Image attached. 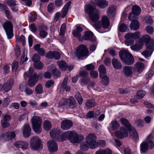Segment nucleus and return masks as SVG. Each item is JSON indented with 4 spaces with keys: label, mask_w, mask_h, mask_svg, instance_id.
<instances>
[{
    "label": "nucleus",
    "mask_w": 154,
    "mask_h": 154,
    "mask_svg": "<svg viewBox=\"0 0 154 154\" xmlns=\"http://www.w3.org/2000/svg\"><path fill=\"white\" fill-rule=\"evenodd\" d=\"M119 56L122 61L125 64L131 65L134 63V58L128 50H121L119 53Z\"/></svg>",
    "instance_id": "obj_3"
},
{
    "label": "nucleus",
    "mask_w": 154,
    "mask_h": 154,
    "mask_svg": "<svg viewBox=\"0 0 154 154\" xmlns=\"http://www.w3.org/2000/svg\"><path fill=\"white\" fill-rule=\"evenodd\" d=\"M112 64L113 66L115 69H120L122 68V65L117 59L115 58H113L112 60Z\"/></svg>",
    "instance_id": "obj_27"
},
{
    "label": "nucleus",
    "mask_w": 154,
    "mask_h": 154,
    "mask_svg": "<svg viewBox=\"0 0 154 154\" xmlns=\"http://www.w3.org/2000/svg\"><path fill=\"white\" fill-rule=\"evenodd\" d=\"M40 36L42 38H45L48 35V32L45 30H41L40 31L39 33Z\"/></svg>",
    "instance_id": "obj_50"
},
{
    "label": "nucleus",
    "mask_w": 154,
    "mask_h": 154,
    "mask_svg": "<svg viewBox=\"0 0 154 154\" xmlns=\"http://www.w3.org/2000/svg\"><path fill=\"white\" fill-rule=\"evenodd\" d=\"M14 146L17 148H20L23 150L27 149L28 143L26 141H16L14 144Z\"/></svg>",
    "instance_id": "obj_14"
},
{
    "label": "nucleus",
    "mask_w": 154,
    "mask_h": 154,
    "mask_svg": "<svg viewBox=\"0 0 154 154\" xmlns=\"http://www.w3.org/2000/svg\"><path fill=\"white\" fill-rule=\"evenodd\" d=\"M130 48L133 51H137L141 48V46L138 44H137L131 46Z\"/></svg>",
    "instance_id": "obj_49"
},
{
    "label": "nucleus",
    "mask_w": 154,
    "mask_h": 154,
    "mask_svg": "<svg viewBox=\"0 0 154 154\" xmlns=\"http://www.w3.org/2000/svg\"><path fill=\"white\" fill-rule=\"evenodd\" d=\"M35 91L37 94L42 93L43 92L42 87L41 84H39L36 87Z\"/></svg>",
    "instance_id": "obj_45"
},
{
    "label": "nucleus",
    "mask_w": 154,
    "mask_h": 154,
    "mask_svg": "<svg viewBox=\"0 0 154 154\" xmlns=\"http://www.w3.org/2000/svg\"><path fill=\"white\" fill-rule=\"evenodd\" d=\"M96 137L93 133L89 134L86 137V141L89 147L92 149H94L98 145V142L96 140Z\"/></svg>",
    "instance_id": "obj_7"
},
{
    "label": "nucleus",
    "mask_w": 154,
    "mask_h": 154,
    "mask_svg": "<svg viewBox=\"0 0 154 154\" xmlns=\"http://www.w3.org/2000/svg\"><path fill=\"white\" fill-rule=\"evenodd\" d=\"M120 121L121 124L128 128L130 129L131 128V125L127 119L125 118H122L120 119Z\"/></svg>",
    "instance_id": "obj_42"
},
{
    "label": "nucleus",
    "mask_w": 154,
    "mask_h": 154,
    "mask_svg": "<svg viewBox=\"0 0 154 154\" xmlns=\"http://www.w3.org/2000/svg\"><path fill=\"white\" fill-rule=\"evenodd\" d=\"M18 63L16 61H14L12 64V69L13 72H15L18 67Z\"/></svg>",
    "instance_id": "obj_57"
},
{
    "label": "nucleus",
    "mask_w": 154,
    "mask_h": 154,
    "mask_svg": "<svg viewBox=\"0 0 154 154\" xmlns=\"http://www.w3.org/2000/svg\"><path fill=\"white\" fill-rule=\"evenodd\" d=\"M88 143L86 142H82L80 144V149L83 151H86L88 149Z\"/></svg>",
    "instance_id": "obj_47"
},
{
    "label": "nucleus",
    "mask_w": 154,
    "mask_h": 154,
    "mask_svg": "<svg viewBox=\"0 0 154 154\" xmlns=\"http://www.w3.org/2000/svg\"><path fill=\"white\" fill-rule=\"evenodd\" d=\"M90 81V79L89 78H86L82 79L81 80V83L82 85H84L86 84Z\"/></svg>",
    "instance_id": "obj_63"
},
{
    "label": "nucleus",
    "mask_w": 154,
    "mask_h": 154,
    "mask_svg": "<svg viewBox=\"0 0 154 154\" xmlns=\"http://www.w3.org/2000/svg\"><path fill=\"white\" fill-rule=\"evenodd\" d=\"M71 2H68L64 6L62 10V14L61 16L62 17L64 18L67 14Z\"/></svg>",
    "instance_id": "obj_26"
},
{
    "label": "nucleus",
    "mask_w": 154,
    "mask_h": 154,
    "mask_svg": "<svg viewBox=\"0 0 154 154\" xmlns=\"http://www.w3.org/2000/svg\"><path fill=\"white\" fill-rule=\"evenodd\" d=\"M115 134L116 137L119 138H123L126 137L128 136V133L126 129L123 127H121L120 129V131H117L115 132Z\"/></svg>",
    "instance_id": "obj_10"
},
{
    "label": "nucleus",
    "mask_w": 154,
    "mask_h": 154,
    "mask_svg": "<svg viewBox=\"0 0 154 154\" xmlns=\"http://www.w3.org/2000/svg\"><path fill=\"white\" fill-rule=\"evenodd\" d=\"M16 40V41L18 42H21L22 43L23 45H25V38L23 35H21L20 37H17Z\"/></svg>",
    "instance_id": "obj_43"
},
{
    "label": "nucleus",
    "mask_w": 154,
    "mask_h": 154,
    "mask_svg": "<svg viewBox=\"0 0 154 154\" xmlns=\"http://www.w3.org/2000/svg\"><path fill=\"white\" fill-rule=\"evenodd\" d=\"M6 2L8 5L11 8L15 6L16 5V1L14 0H8Z\"/></svg>",
    "instance_id": "obj_53"
},
{
    "label": "nucleus",
    "mask_w": 154,
    "mask_h": 154,
    "mask_svg": "<svg viewBox=\"0 0 154 154\" xmlns=\"http://www.w3.org/2000/svg\"><path fill=\"white\" fill-rule=\"evenodd\" d=\"M149 148L150 149V145L147 142L144 141L141 143L140 145L141 152L145 153L147 151Z\"/></svg>",
    "instance_id": "obj_21"
},
{
    "label": "nucleus",
    "mask_w": 154,
    "mask_h": 154,
    "mask_svg": "<svg viewBox=\"0 0 154 154\" xmlns=\"http://www.w3.org/2000/svg\"><path fill=\"white\" fill-rule=\"evenodd\" d=\"M146 30L147 32L149 34H152L154 32V29L151 26H148L146 27Z\"/></svg>",
    "instance_id": "obj_60"
},
{
    "label": "nucleus",
    "mask_w": 154,
    "mask_h": 154,
    "mask_svg": "<svg viewBox=\"0 0 154 154\" xmlns=\"http://www.w3.org/2000/svg\"><path fill=\"white\" fill-rule=\"evenodd\" d=\"M43 126L45 130L48 131L51 129V125L49 121H45L43 123Z\"/></svg>",
    "instance_id": "obj_39"
},
{
    "label": "nucleus",
    "mask_w": 154,
    "mask_h": 154,
    "mask_svg": "<svg viewBox=\"0 0 154 154\" xmlns=\"http://www.w3.org/2000/svg\"><path fill=\"white\" fill-rule=\"evenodd\" d=\"M69 99H62L61 102V105L62 106H68Z\"/></svg>",
    "instance_id": "obj_61"
},
{
    "label": "nucleus",
    "mask_w": 154,
    "mask_h": 154,
    "mask_svg": "<svg viewBox=\"0 0 154 154\" xmlns=\"http://www.w3.org/2000/svg\"><path fill=\"white\" fill-rule=\"evenodd\" d=\"M146 50L141 53V54L145 57L150 56L154 50L153 46L152 45H149L147 44L146 45Z\"/></svg>",
    "instance_id": "obj_13"
},
{
    "label": "nucleus",
    "mask_w": 154,
    "mask_h": 154,
    "mask_svg": "<svg viewBox=\"0 0 154 154\" xmlns=\"http://www.w3.org/2000/svg\"><path fill=\"white\" fill-rule=\"evenodd\" d=\"M82 38L86 40H90L92 42H94L96 40V38L94 37L93 33L90 31L86 32Z\"/></svg>",
    "instance_id": "obj_23"
},
{
    "label": "nucleus",
    "mask_w": 154,
    "mask_h": 154,
    "mask_svg": "<svg viewBox=\"0 0 154 154\" xmlns=\"http://www.w3.org/2000/svg\"><path fill=\"white\" fill-rule=\"evenodd\" d=\"M73 123L71 121L66 119L61 122V127L62 129L66 130L70 129Z\"/></svg>",
    "instance_id": "obj_11"
},
{
    "label": "nucleus",
    "mask_w": 154,
    "mask_h": 154,
    "mask_svg": "<svg viewBox=\"0 0 154 154\" xmlns=\"http://www.w3.org/2000/svg\"><path fill=\"white\" fill-rule=\"evenodd\" d=\"M98 70L100 73V76H102V75H105L106 72V69L105 67L103 65H100Z\"/></svg>",
    "instance_id": "obj_40"
},
{
    "label": "nucleus",
    "mask_w": 154,
    "mask_h": 154,
    "mask_svg": "<svg viewBox=\"0 0 154 154\" xmlns=\"http://www.w3.org/2000/svg\"><path fill=\"white\" fill-rule=\"evenodd\" d=\"M38 80V77L37 76V73H35L28 81L27 85L29 87H32L36 84Z\"/></svg>",
    "instance_id": "obj_18"
},
{
    "label": "nucleus",
    "mask_w": 154,
    "mask_h": 154,
    "mask_svg": "<svg viewBox=\"0 0 154 154\" xmlns=\"http://www.w3.org/2000/svg\"><path fill=\"white\" fill-rule=\"evenodd\" d=\"M31 129L29 124H26L24 125L23 128V134L25 138L28 137L31 134Z\"/></svg>",
    "instance_id": "obj_15"
},
{
    "label": "nucleus",
    "mask_w": 154,
    "mask_h": 154,
    "mask_svg": "<svg viewBox=\"0 0 154 154\" xmlns=\"http://www.w3.org/2000/svg\"><path fill=\"white\" fill-rule=\"evenodd\" d=\"M50 66L51 68H50V70L52 72L53 75H60V73L59 70L56 68L55 66L51 65Z\"/></svg>",
    "instance_id": "obj_38"
},
{
    "label": "nucleus",
    "mask_w": 154,
    "mask_h": 154,
    "mask_svg": "<svg viewBox=\"0 0 154 154\" xmlns=\"http://www.w3.org/2000/svg\"><path fill=\"white\" fill-rule=\"evenodd\" d=\"M32 123L33 130L38 134L40 133L42 130L41 127L42 123V119L38 116H34L32 118Z\"/></svg>",
    "instance_id": "obj_4"
},
{
    "label": "nucleus",
    "mask_w": 154,
    "mask_h": 154,
    "mask_svg": "<svg viewBox=\"0 0 154 154\" xmlns=\"http://www.w3.org/2000/svg\"><path fill=\"white\" fill-rule=\"evenodd\" d=\"M127 26L124 23L122 24L119 27V30L122 32H125L127 29Z\"/></svg>",
    "instance_id": "obj_51"
},
{
    "label": "nucleus",
    "mask_w": 154,
    "mask_h": 154,
    "mask_svg": "<svg viewBox=\"0 0 154 154\" xmlns=\"http://www.w3.org/2000/svg\"><path fill=\"white\" fill-rule=\"evenodd\" d=\"M54 82L52 80H50L47 81L45 84V86L46 88H50L53 85Z\"/></svg>",
    "instance_id": "obj_62"
},
{
    "label": "nucleus",
    "mask_w": 154,
    "mask_h": 154,
    "mask_svg": "<svg viewBox=\"0 0 154 154\" xmlns=\"http://www.w3.org/2000/svg\"><path fill=\"white\" fill-rule=\"evenodd\" d=\"M134 67L135 71L140 73L143 70L144 65L142 63L138 62L135 65Z\"/></svg>",
    "instance_id": "obj_28"
},
{
    "label": "nucleus",
    "mask_w": 154,
    "mask_h": 154,
    "mask_svg": "<svg viewBox=\"0 0 154 154\" xmlns=\"http://www.w3.org/2000/svg\"><path fill=\"white\" fill-rule=\"evenodd\" d=\"M14 80L12 78L8 79L6 82L4 83L2 86L1 90L5 92H7L11 89L14 84Z\"/></svg>",
    "instance_id": "obj_9"
},
{
    "label": "nucleus",
    "mask_w": 154,
    "mask_h": 154,
    "mask_svg": "<svg viewBox=\"0 0 154 154\" xmlns=\"http://www.w3.org/2000/svg\"><path fill=\"white\" fill-rule=\"evenodd\" d=\"M75 97L79 104H81L83 101V98L79 92H77L75 94Z\"/></svg>",
    "instance_id": "obj_46"
},
{
    "label": "nucleus",
    "mask_w": 154,
    "mask_h": 154,
    "mask_svg": "<svg viewBox=\"0 0 154 154\" xmlns=\"http://www.w3.org/2000/svg\"><path fill=\"white\" fill-rule=\"evenodd\" d=\"M24 91L26 94L27 96L33 94V91L32 90L27 87L25 88Z\"/></svg>",
    "instance_id": "obj_52"
},
{
    "label": "nucleus",
    "mask_w": 154,
    "mask_h": 154,
    "mask_svg": "<svg viewBox=\"0 0 154 154\" xmlns=\"http://www.w3.org/2000/svg\"><path fill=\"white\" fill-rule=\"evenodd\" d=\"M88 51L85 45H81L77 48L76 52L74 53V56L79 58L82 57L87 56L88 54Z\"/></svg>",
    "instance_id": "obj_6"
},
{
    "label": "nucleus",
    "mask_w": 154,
    "mask_h": 154,
    "mask_svg": "<svg viewBox=\"0 0 154 154\" xmlns=\"http://www.w3.org/2000/svg\"><path fill=\"white\" fill-rule=\"evenodd\" d=\"M96 5L100 8H106L108 5V2L105 0H95Z\"/></svg>",
    "instance_id": "obj_22"
},
{
    "label": "nucleus",
    "mask_w": 154,
    "mask_h": 154,
    "mask_svg": "<svg viewBox=\"0 0 154 154\" xmlns=\"http://www.w3.org/2000/svg\"><path fill=\"white\" fill-rule=\"evenodd\" d=\"M40 58L39 56L37 54H35L32 58V60L34 63H37L40 60Z\"/></svg>",
    "instance_id": "obj_56"
},
{
    "label": "nucleus",
    "mask_w": 154,
    "mask_h": 154,
    "mask_svg": "<svg viewBox=\"0 0 154 154\" xmlns=\"http://www.w3.org/2000/svg\"><path fill=\"white\" fill-rule=\"evenodd\" d=\"M124 73L127 76H129L132 73V71L131 68L128 66H125L123 69Z\"/></svg>",
    "instance_id": "obj_41"
},
{
    "label": "nucleus",
    "mask_w": 154,
    "mask_h": 154,
    "mask_svg": "<svg viewBox=\"0 0 154 154\" xmlns=\"http://www.w3.org/2000/svg\"><path fill=\"white\" fill-rule=\"evenodd\" d=\"M130 131V136L133 139H136L138 138V135L135 129L133 127H131L129 129Z\"/></svg>",
    "instance_id": "obj_31"
},
{
    "label": "nucleus",
    "mask_w": 154,
    "mask_h": 154,
    "mask_svg": "<svg viewBox=\"0 0 154 154\" xmlns=\"http://www.w3.org/2000/svg\"><path fill=\"white\" fill-rule=\"evenodd\" d=\"M110 126L112 129L115 130L118 129L120 125L117 121L113 120L110 124Z\"/></svg>",
    "instance_id": "obj_35"
},
{
    "label": "nucleus",
    "mask_w": 154,
    "mask_h": 154,
    "mask_svg": "<svg viewBox=\"0 0 154 154\" xmlns=\"http://www.w3.org/2000/svg\"><path fill=\"white\" fill-rule=\"evenodd\" d=\"M72 33L73 36L78 38L79 40L81 41L82 40V38L81 39V35L80 32L74 30L72 31Z\"/></svg>",
    "instance_id": "obj_48"
},
{
    "label": "nucleus",
    "mask_w": 154,
    "mask_h": 154,
    "mask_svg": "<svg viewBox=\"0 0 154 154\" xmlns=\"http://www.w3.org/2000/svg\"><path fill=\"white\" fill-rule=\"evenodd\" d=\"M134 41L133 39H125V44L128 46L134 44Z\"/></svg>",
    "instance_id": "obj_55"
},
{
    "label": "nucleus",
    "mask_w": 154,
    "mask_h": 154,
    "mask_svg": "<svg viewBox=\"0 0 154 154\" xmlns=\"http://www.w3.org/2000/svg\"><path fill=\"white\" fill-rule=\"evenodd\" d=\"M85 11L88 14L91 20L94 23L93 26L96 29H100L102 26L104 28H108L110 24L109 18L106 16H102L101 23L99 21L100 17L99 12L95 7L88 5L85 7Z\"/></svg>",
    "instance_id": "obj_1"
},
{
    "label": "nucleus",
    "mask_w": 154,
    "mask_h": 154,
    "mask_svg": "<svg viewBox=\"0 0 154 154\" xmlns=\"http://www.w3.org/2000/svg\"><path fill=\"white\" fill-rule=\"evenodd\" d=\"M30 147L33 150H39L42 148V144L39 137L36 136L32 137L30 140Z\"/></svg>",
    "instance_id": "obj_5"
},
{
    "label": "nucleus",
    "mask_w": 154,
    "mask_h": 154,
    "mask_svg": "<svg viewBox=\"0 0 154 154\" xmlns=\"http://www.w3.org/2000/svg\"><path fill=\"white\" fill-rule=\"evenodd\" d=\"M54 9V6L53 4L50 3L48 6V11L49 12H52Z\"/></svg>",
    "instance_id": "obj_64"
},
{
    "label": "nucleus",
    "mask_w": 154,
    "mask_h": 154,
    "mask_svg": "<svg viewBox=\"0 0 154 154\" xmlns=\"http://www.w3.org/2000/svg\"><path fill=\"white\" fill-rule=\"evenodd\" d=\"M116 10V7L114 5L110 6L107 10V13L108 16L110 17H113L115 15V12Z\"/></svg>",
    "instance_id": "obj_25"
},
{
    "label": "nucleus",
    "mask_w": 154,
    "mask_h": 154,
    "mask_svg": "<svg viewBox=\"0 0 154 154\" xmlns=\"http://www.w3.org/2000/svg\"><path fill=\"white\" fill-rule=\"evenodd\" d=\"M48 148L51 152L57 151L58 150V146L57 143L53 140H49L47 143Z\"/></svg>",
    "instance_id": "obj_12"
},
{
    "label": "nucleus",
    "mask_w": 154,
    "mask_h": 154,
    "mask_svg": "<svg viewBox=\"0 0 154 154\" xmlns=\"http://www.w3.org/2000/svg\"><path fill=\"white\" fill-rule=\"evenodd\" d=\"M1 124L2 127L5 128L8 127L10 126V124L7 121L5 120H2L1 121Z\"/></svg>",
    "instance_id": "obj_54"
},
{
    "label": "nucleus",
    "mask_w": 154,
    "mask_h": 154,
    "mask_svg": "<svg viewBox=\"0 0 154 154\" xmlns=\"http://www.w3.org/2000/svg\"><path fill=\"white\" fill-rule=\"evenodd\" d=\"M34 66V67L37 69H42L43 67V64L41 62L35 63Z\"/></svg>",
    "instance_id": "obj_59"
},
{
    "label": "nucleus",
    "mask_w": 154,
    "mask_h": 154,
    "mask_svg": "<svg viewBox=\"0 0 154 154\" xmlns=\"http://www.w3.org/2000/svg\"><path fill=\"white\" fill-rule=\"evenodd\" d=\"M142 41L143 42L145 43L146 45L148 44L149 45H152L153 46V44L151 40L150 37L148 35H146L142 36L139 42Z\"/></svg>",
    "instance_id": "obj_24"
},
{
    "label": "nucleus",
    "mask_w": 154,
    "mask_h": 154,
    "mask_svg": "<svg viewBox=\"0 0 154 154\" xmlns=\"http://www.w3.org/2000/svg\"><path fill=\"white\" fill-rule=\"evenodd\" d=\"M132 12L136 15H138L141 12V9L137 5H134L133 6L132 9Z\"/></svg>",
    "instance_id": "obj_36"
},
{
    "label": "nucleus",
    "mask_w": 154,
    "mask_h": 154,
    "mask_svg": "<svg viewBox=\"0 0 154 154\" xmlns=\"http://www.w3.org/2000/svg\"><path fill=\"white\" fill-rule=\"evenodd\" d=\"M57 64L59 66V68L62 71H64L67 68V65L65 62L61 60L57 61Z\"/></svg>",
    "instance_id": "obj_32"
},
{
    "label": "nucleus",
    "mask_w": 154,
    "mask_h": 154,
    "mask_svg": "<svg viewBox=\"0 0 154 154\" xmlns=\"http://www.w3.org/2000/svg\"><path fill=\"white\" fill-rule=\"evenodd\" d=\"M77 103L74 98L72 97H70L69 98L68 107L73 109L76 107Z\"/></svg>",
    "instance_id": "obj_30"
},
{
    "label": "nucleus",
    "mask_w": 154,
    "mask_h": 154,
    "mask_svg": "<svg viewBox=\"0 0 154 154\" xmlns=\"http://www.w3.org/2000/svg\"><path fill=\"white\" fill-rule=\"evenodd\" d=\"M67 139L72 143H77L84 140L85 138L82 135L78 134L75 131H68L63 133L61 136L60 135L59 141H63Z\"/></svg>",
    "instance_id": "obj_2"
},
{
    "label": "nucleus",
    "mask_w": 154,
    "mask_h": 154,
    "mask_svg": "<svg viewBox=\"0 0 154 154\" xmlns=\"http://www.w3.org/2000/svg\"><path fill=\"white\" fill-rule=\"evenodd\" d=\"M3 27L6 32L8 38H11L13 36V27L12 23L9 21L5 23L3 25Z\"/></svg>",
    "instance_id": "obj_8"
},
{
    "label": "nucleus",
    "mask_w": 154,
    "mask_h": 154,
    "mask_svg": "<svg viewBox=\"0 0 154 154\" xmlns=\"http://www.w3.org/2000/svg\"><path fill=\"white\" fill-rule=\"evenodd\" d=\"M130 27L132 29L137 30L139 28V23L137 20H133L131 23Z\"/></svg>",
    "instance_id": "obj_29"
},
{
    "label": "nucleus",
    "mask_w": 154,
    "mask_h": 154,
    "mask_svg": "<svg viewBox=\"0 0 154 154\" xmlns=\"http://www.w3.org/2000/svg\"><path fill=\"white\" fill-rule=\"evenodd\" d=\"M15 134L14 131L7 132L5 133L2 134V136L7 141H8L14 138L15 136Z\"/></svg>",
    "instance_id": "obj_20"
},
{
    "label": "nucleus",
    "mask_w": 154,
    "mask_h": 154,
    "mask_svg": "<svg viewBox=\"0 0 154 154\" xmlns=\"http://www.w3.org/2000/svg\"><path fill=\"white\" fill-rule=\"evenodd\" d=\"M27 58L25 56V52L23 51V53L22 56L21 57L20 64H23L25 61H26L27 60Z\"/></svg>",
    "instance_id": "obj_58"
},
{
    "label": "nucleus",
    "mask_w": 154,
    "mask_h": 154,
    "mask_svg": "<svg viewBox=\"0 0 154 154\" xmlns=\"http://www.w3.org/2000/svg\"><path fill=\"white\" fill-rule=\"evenodd\" d=\"M45 56L46 57L48 58H54L56 60H58L60 58V54L57 51L54 52L50 51L47 53Z\"/></svg>",
    "instance_id": "obj_17"
},
{
    "label": "nucleus",
    "mask_w": 154,
    "mask_h": 154,
    "mask_svg": "<svg viewBox=\"0 0 154 154\" xmlns=\"http://www.w3.org/2000/svg\"><path fill=\"white\" fill-rule=\"evenodd\" d=\"M100 78L102 79L101 82L102 84L105 86H107L109 82V78L107 75H102V76H100Z\"/></svg>",
    "instance_id": "obj_33"
},
{
    "label": "nucleus",
    "mask_w": 154,
    "mask_h": 154,
    "mask_svg": "<svg viewBox=\"0 0 154 154\" xmlns=\"http://www.w3.org/2000/svg\"><path fill=\"white\" fill-rule=\"evenodd\" d=\"M145 94V93L143 91H140L137 92V95L134 96L136 99H141L143 98Z\"/></svg>",
    "instance_id": "obj_44"
},
{
    "label": "nucleus",
    "mask_w": 154,
    "mask_h": 154,
    "mask_svg": "<svg viewBox=\"0 0 154 154\" xmlns=\"http://www.w3.org/2000/svg\"><path fill=\"white\" fill-rule=\"evenodd\" d=\"M68 81V77L67 76H66L60 88V89L61 91H64V90H65L66 92H67L70 91V87L67 85Z\"/></svg>",
    "instance_id": "obj_19"
},
{
    "label": "nucleus",
    "mask_w": 154,
    "mask_h": 154,
    "mask_svg": "<svg viewBox=\"0 0 154 154\" xmlns=\"http://www.w3.org/2000/svg\"><path fill=\"white\" fill-rule=\"evenodd\" d=\"M153 136L151 134H150L146 138V140L149 144H150V149H152L154 146V144L153 140Z\"/></svg>",
    "instance_id": "obj_34"
},
{
    "label": "nucleus",
    "mask_w": 154,
    "mask_h": 154,
    "mask_svg": "<svg viewBox=\"0 0 154 154\" xmlns=\"http://www.w3.org/2000/svg\"><path fill=\"white\" fill-rule=\"evenodd\" d=\"M85 105L88 108H91L96 105L95 101L94 99L87 100L85 103Z\"/></svg>",
    "instance_id": "obj_37"
},
{
    "label": "nucleus",
    "mask_w": 154,
    "mask_h": 154,
    "mask_svg": "<svg viewBox=\"0 0 154 154\" xmlns=\"http://www.w3.org/2000/svg\"><path fill=\"white\" fill-rule=\"evenodd\" d=\"M50 136L52 139H55L59 141L61 132L59 129L54 128L50 132Z\"/></svg>",
    "instance_id": "obj_16"
}]
</instances>
